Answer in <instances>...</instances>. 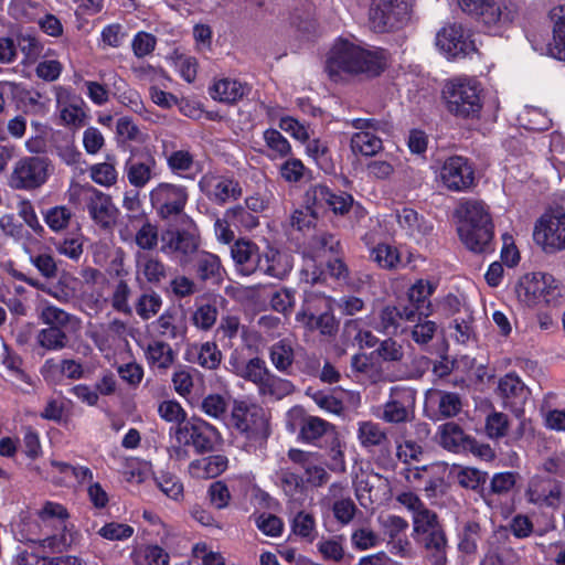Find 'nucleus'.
<instances>
[{
    "instance_id": "obj_1",
    "label": "nucleus",
    "mask_w": 565,
    "mask_h": 565,
    "mask_svg": "<svg viewBox=\"0 0 565 565\" xmlns=\"http://www.w3.org/2000/svg\"><path fill=\"white\" fill-rule=\"evenodd\" d=\"M386 67L384 50L367 51L347 40H339L328 53L326 72L332 81L342 73L380 75Z\"/></svg>"
},
{
    "instance_id": "obj_2",
    "label": "nucleus",
    "mask_w": 565,
    "mask_h": 565,
    "mask_svg": "<svg viewBox=\"0 0 565 565\" xmlns=\"http://www.w3.org/2000/svg\"><path fill=\"white\" fill-rule=\"evenodd\" d=\"M454 215L458 218V234L465 246L473 253L493 250V223L483 201L461 200Z\"/></svg>"
},
{
    "instance_id": "obj_3",
    "label": "nucleus",
    "mask_w": 565,
    "mask_h": 565,
    "mask_svg": "<svg viewBox=\"0 0 565 565\" xmlns=\"http://www.w3.org/2000/svg\"><path fill=\"white\" fill-rule=\"evenodd\" d=\"M160 252L185 267L194 259L200 250L201 236L194 221L183 215L178 226L167 227L160 235Z\"/></svg>"
},
{
    "instance_id": "obj_4",
    "label": "nucleus",
    "mask_w": 565,
    "mask_h": 565,
    "mask_svg": "<svg viewBox=\"0 0 565 565\" xmlns=\"http://www.w3.org/2000/svg\"><path fill=\"white\" fill-rule=\"evenodd\" d=\"M480 84L473 78L456 77L447 81L443 97L447 110L460 118H475L482 108Z\"/></svg>"
},
{
    "instance_id": "obj_5",
    "label": "nucleus",
    "mask_w": 565,
    "mask_h": 565,
    "mask_svg": "<svg viewBox=\"0 0 565 565\" xmlns=\"http://www.w3.org/2000/svg\"><path fill=\"white\" fill-rule=\"evenodd\" d=\"M518 299L525 306L532 307L540 302L557 307L562 305L563 287L558 280L546 273H530L524 275L515 286Z\"/></svg>"
},
{
    "instance_id": "obj_6",
    "label": "nucleus",
    "mask_w": 565,
    "mask_h": 565,
    "mask_svg": "<svg viewBox=\"0 0 565 565\" xmlns=\"http://www.w3.org/2000/svg\"><path fill=\"white\" fill-rule=\"evenodd\" d=\"M414 0H371L369 20L379 33L403 29L412 18Z\"/></svg>"
},
{
    "instance_id": "obj_7",
    "label": "nucleus",
    "mask_w": 565,
    "mask_h": 565,
    "mask_svg": "<svg viewBox=\"0 0 565 565\" xmlns=\"http://www.w3.org/2000/svg\"><path fill=\"white\" fill-rule=\"evenodd\" d=\"M169 435L174 441L192 447L200 455L213 451L222 440L217 428L195 416L180 426L170 427Z\"/></svg>"
},
{
    "instance_id": "obj_8",
    "label": "nucleus",
    "mask_w": 565,
    "mask_h": 565,
    "mask_svg": "<svg viewBox=\"0 0 565 565\" xmlns=\"http://www.w3.org/2000/svg\"><path fill=\"white\" fill-rule=\"evenodd\" d=\"M231 420L233 427L250 440L262 443L269 436L266 412L256 404L235 401L231 413Z\"/></svg>"
},
{
    "instance_id": "obj_9",
    "label": "nucleus",
    "mask_w": 565,
    "mask_h": 565,
    "mask_svg": "<svg viewBox=\"0 0 565 565\" xmlns=\"http://www.w3.org/2000/svg\"><path fill=\"white\" fill-rule=\"evenodd\" d=\"M296 320L309 331H319L321 335L329 338L335 337L339 330V322L329 310V300L316 295L306 297Z\"/></svg>"
},
{
    "instance_id": "obj_10",
    "label": "nucleus",
    "mask_w": 565,
    "mask_h": 565,
    "mask_svg": "<svg viewBox=\"0 0 565 565\" xmlns=\"http://www.w3.org/2000/svg\"><path fill=\"white\" fill-rule=\"evenodd\" d=\"M149 200L158 217L168 221L185 215L183 212L189 201V191L181 184L160 182L149 192Z\"/></svg>"
},
{
    "instance_id": "obj_11",
    "label": "nucleus",
    "mask_w": 565,
    "mask_h": 565,
    "mask_svg": "<svg viewBox=\"0 0 565 565\" xmlns=\"http://www.w3.org/2000/svg\"><path fill=\"white\" fill-rule=\"evenodd\" d=\"M533 238L547 253L565 249V207L542 215L535 223Z\"/></svg>"
},
{
    "instance_id": "obj_12",
    "label": "nucleus",
    "mask_w": 565,
    "mask_h": 565,
    "mask_svg": "<svg viewBox=\"0 0 565 565\" xmlns=\"http://www.w3.org/2000/svg\"><path fill=\"white\" fill-rule=\"evenodd\" d=\"M50 161L45 157H24L18 160L10 175V185L17 190H34L49 178Z\"/></svg>"
},
{
    "instance_id": "obj_13",
    "label": "nucleus",
    "mask_w": 565,
    "mask_h": 565,
    "mask_svg": "<svg viewBox=\"0 0 565 565\" xmlns=\"http://www.w3.org/2000/svg\"><path fill=\"white\" fill-rule=\"evenodd\" d=\"M416 391L405 386L391 388L390 397L382 406L379 417L388 424H404L414 417Z\"/></svg>"
},
{
    "instance_id": "obj_14",
    "label": "nucleus",
    "mask_w": 565,
    "mask_h": 565,
    "mask_svg": "<svg viewBox=\"0 0 565 565\" xmlns=\"http://www.w3.org/2000/svg\"><path fill=\"white\" fill-rule=\"evenodd\" d=\"M443 184L450 191L465 192L475 183V170L470 161L461 156L447 158L439 173Z\"/></svg>"
},
{
    "instance_id": "obj_15",
    "label": "nucleus",
    "mask_w": 565,
    "mask_h": 565,
    "mask_svg": "<svg viewBox=\"0 0 565 565\" xmlns=\"http://www.w3.org/2000/svg\"><path fill=\"white\" fill-rule=\"evenodd\" d=\"M510 535L503 525L495 527L486 537L484 553L480 565H513L518 562V554L509 545Z\"/></svg>"
},
{
    "instance_id": "obj_16",
    "label": "nucleus",
    "mask_w": 565,
    "mask_h": 565,
    "mask_svg": "<svg viewBox=\"0 0 565 565\" xmlns=\"http://www.w3.org/2000/svg\"><path fill=\"white\" fill-rule=\"evenodd\" d=\"M199 186L210 201L218 205L235 201L243 194L239 182L226 175L206 173L201 178Z\"/></svg>"
},
{
    "instance_id": "obj_17",
    "label": "nucleus",
    "mask_w": 565,
    "mask_h": 565,
    "mask_svg": "<svg viewBox=\"0 0 565 565\" xmlns=\"http://www.w3.org/2000/svg\"><path fill=\"white\" fill-rule=\"evenodd\" d=\"M84 203L90 218L98 227L103 230L113 228L119 211L110 195L90 188L85 192Z\"/></svg>"
},
{
    "instance_id": "obj_18",
    "label": "nucleus",
    "mask_w": 565,
    "mask_h": 565,
    "mask_svg": "<svg viewBox=\"0 0 565 565\" xmlns=\"http://www.w3.org/2000/svg\"><path fill=\"white\" fill-rule=\"evenodd\" d=\"M460 8L475 15L488 28L503 25L513 20V12L498 0H458Z\"/></svg>"
},
{
    "instance_id": "obj_19",
    "label": "nucleus",
    "mask_w": 565,
    "mask_h": 565,
    "mask_svg": "<svg viewBox=\"0 0 565 565\" xmlns=\"http://www.w3.org/2000/svg\"><path fill=\"white\" fill-rule=\"evenodd\" d=\"M462 398L458 393L445 390H430L426 394V413L433 420H445L459 415L462 411Z\"/></svg>"
},
{
    "instance_id": "obj_20",
    "label": "nucleus",
    "mask_w": 565,
    "mask_h": 565,
    "mask_svg": "<svg viewBox=\"0 0 565 565\" xmlns=\"http://www.w3.org/2000/svg\"><path fill=\"white\" fill-rule=\"evenodd\" d=\"M128 182L137 188H145L159 175L158 161L149 151L132 152L125 163Z\"/></svg>"
},
{
    "instance_id": "obj_21",
    "label": "nucleus",
    "mask_w": 565,
    "mask_h": 565,
    "mask_svg": "<svg viewBox=\"0 0 565 565\" xmlns=\"http://www.w3.org/2000/svg\"><path fill=\"white\" fill-rule=\"evenodd\" d=\"M288 415L292 420L289 425V429L295 431L296 426H298V439L302 443L316 445L322 436L334 428L332 424L320 417L306 415L300 407L292 408Z\"/></svg>"
},
{
    "instance_id": "obj_22",
    "label": "nucleus",
    "mask_w": 565,
    "mask_h": 565,
    "mask_svg": "<svg viewBox=\"0 0 565 565\" xmlns=\"http://www.w3.org/2000/svg\"><path fill=\"white\" fill-rule=\"evenodd\" d=\"M436 45L449 58L465 57L476 50L473 42L459 24L443 28L436 35Z\"/></svg>"
},
{
    "instance_id": "obj_23",
    "label": "nucleus",
    "mask_w": 565,
    "mask_h": 565,
    "mask_svg": "<svg viewBox=\"0 0 565 565\" xmlns=\"http://www.w3.org/2000/svg\"><path fill=\"white\" fill-rule=\"evenodd\" d=\"M497 391L505 408H509L516 416L523 414L524 404L530 392L518 375L514 373L505 374L499 380Z\"/></svg>"
},
{
    "instance_id": "obj_24",
    "label": "nucleus",
    "mask_w": 565,
    "mask_h": 565,
    "mask_svg": "<svg viewBox=\"0 0 565 565\" xmlns=\"http://www.w3.org/2000/svg\"><path fill=\"white\" fill-rule=\"evenodd\" d=\"M136 281L148 282L159 287L168 277V266L153 254L137 252L135 254Z\"/></svg>"
},
{
    "instance_id": "obj_25",
    "label": "nucleus",
    "mask_w": 565,
    "mask_h": 565,
    "mask_svg": "<svg viewBox=\"0 0 565 565\" xmlns=\"http://www.w3.org/2000/svg\"><path fill=\"white\" fill-rule=\"evenodd\" d=\"M264 252H260L256 243L249 239H237L231 246V256L235 263L236 269L249 276L259 271Z\"/></svg>"
},
{
    "instance_id": "obj_26",
    "label": "nucleus",
    "mask_w": 565,
    "mask_h": 565,
    "mask_svg": "<svg viewBox=\"0 0 565 565\" xmlns=\"http://www.w3.org/2000/svg\"><path fill=\"white\" fill-rule=\"evenodd\" d=\"M415 322L414 311L405 305L385 306L377 317L375 329L387 335H397L405 332L404 322Z\"/></svg>"
},
{
    "instance_id": "obj_27",
    "label": "nucleus",
    "mask_w": 565,
    "mask_h": 565,
    "mask_svg": "<svg viewBox=\"0 0 565 565\" xmlns=\"http://www.w3.org/2000/svg\"><path fill=\"white\" fill-rule=\"evenodd\" d=\"M486 527L478 519L462 520L457 526V548L465 556L478 553L479 543L486 540Z\"/></svg>"
},
{
    "instance_id": "obj_28",
    "label": "nucleus",
    "mask_w": 565,
    "mask_h": 565,
    "mask_svg": "<svg viewBox=\"0 0 565 565\" xmlns=\"http://www.w3.org/2000/svg\"><path fill=\"white\" fill-rule=\"evenodd\" d=\"M438 434L440 446L449 451H475L477 448V440L454 422L439 426Z\"/></svg>"
},
{
    "instance_id": "obj_29",
    "label": "nucleus",
    "mask_w": 565,
    "mask_h": 565,
    "mask_svg": "<svg viewBox=\"0 0 565 565\" xmlns=\"http://www.w3.org/2000/svg\"><path fill=\"white\" fill-rule=\"evenodd\" d=\"M358 439L363 448H379L382 452L380 458L390 460L391 441L380 424L371 420L359 423Z\"/></svg>"
},
{
    "instance_id": "obj_30",
    "label": "nucleus",
    "mask_w": 565,
    "mask_h": 565,
    "mask_svg": "<svg viewBox=\"0 0 565 565\" xmlns=\"http://www.w3.org/2000/svg\"><path fill=\"white\" fill-rule=\"evenodd\" d=\"M194 273L203 282L220 284L223 279V268L217 255L206 250H199L194 256Z\"/></svg>"
},
{
    "instance_id": "obj_31",
    "label": "nucleus",
    "mask_w": 565,
    "mask_h": 565,
    "mask_svg": "<svg viewBox=\"0 0 565 565\" xmlns=\"http://www.w3.org/2000/svg\"><path fill=\"white\" fill-rule=\"evenodd\" d=\"M435 290L434 285L427 280H417L408 290L407 296L409 303L405 305L407 309L414 311L417 319L427 318L431 313V303L429 297Z\"/></svg>"
},
{
    "instance_id": "obj_32",
    "label": "nucleus",
    "mask_w": 565,
    "mask_h": 565,
    "mask_svg": "<svg viewBox=\"0 0 565 565\" xmlns=\"http://www.w3.org/2000/svg\"><path fill=\"white\" fill-rule=\"evenodd\" d=\"M185 358L191 363H196L205 370L214 371L220 366L223 355L215 342L207 341L190 347L186 350Z\"/></svg>"
},
{
    "instance_id": "obj_33",
    "label": "nucleus",
    "mask_w": 565,
    "mask_h": 565,
    "mask_svg": "<svg viewBox=\"0 0 565 565\" xmlns=\"http://www.w3.org/2000/svg\"><path fill=\"white\" fill-rule=\"evenodd\" d=\"M264 258L259 271L273 278L284 279L292 269V263L289 255L280 253L278 249L268 246L264 250Z\"/></svg>"
},
{
    "instance_id": "obj_34",
    "label": "nucleus",
    "mask_w": 565,
    "mask_h": 565,
    "mask_svg": "<svg viewBox=\"0 0 565 565\" xmlns=\"http://www.w3.org/2000/svg\"><path fill=\"white\" fill-rule=\"evenodd\" d=\"M268 356L279 373L292 374L296 353L291 340L285 338L273 343L268 349Z\"/></svg>"
},
{
    "instance_id": "obj_35",
    "label": "nucleus",
    "mask_w": 565,
    "mask_h": 565,
    "mask_svg": "<svg viewBox=\"0 0 565 565\" xmlns=\"http://www.w3.org/2000/svg\"><path fill=\"white\" fill-rule=\"evenodd\" d=\"M417 541L424 546L426 557L433 565L447 563L448 541L443 527L417 539Z\"/></svg>"
},
{
    "instance_id": "obj_36",
    "label": "nucleus",
    "mask_w": 565,
    "mask_h": 565,
    "mask_svg": "<svg viewBox=\"0 0 565 565\" xmlns=\"http://www.w3.org/2000/svg\"><path fill=\"white\" fill-rule=\"evenodd\" d=\"M397 223L405 234L413 238H422L429 234L433 226L415 210L403 207L396 212Z\"/></svg>"
},
{
    "instance_id": "obj_37",
    "label": "nucleus",
    "mask_w": 565,
    "mask_h": 565,
    "mask_svg": "<svg viewBox=\"0 0 565 565\" xmlns=\"http://www.w3.org/2000/svg\"><path fill=\"white\" fill-rule=\"evenodd\" d=\"M550 19L553 41L548 44V51L553 57L565 61V6L554 7L550 11Z\"/></svg>"
},
{
    "instance_id": "obj_38",
    "label": "nucleus",
    "mask_w": 565,
    "mask_h": 565,
    "mask_svg": "<svg viewBox=\"0 0 565 565\" xmlns=\"http://www.w3.org/2000/svg\"><path fill=\"white\" fill-rule=\"evenodd\" d=\"M39 317L42 322L49 327L56 326L60 329L66 328L72 332H76L81 329V319L78 317L53 305H44L41 308Z\"/></svg>"
},
{
    "instance_id": "obj_39",
    "label": "nucleus",
    "mask_w": 565,
    "mask_h": 565,
    "mask_svg": "<svg viewBox=\"0 0 565 565\" xmlns=\"http://www.w3.org/2000/svg\"><path fill=\"white\" fill-rule=\"evenodd\" d=\"M248 92L249 88L246 85L230 78L218 79L210 88V95L213 99L226 104L238 102Z\"/></svg>"
},
{
    "instance_id": "obj_40",
    "label": "nucleus",
    "mask_w": 565,
    "mask_h": 565,
    "mask_svg": "<svg viewBox=\"0 0 565 565\" xmlns=\"http://www.w3.org/2000/svg\"><path fill=\"white\" fill-rule=\"evenodd\" d=\"M228 460L223 455H213L196 459L190 463V472L195 478L211 479L220 476L227 468Z\"/></svg>"
},
{
    "instance_id": "obj_41",
    "label": "nucleus",
    "mask_w": 565,
    "mask_h": 565,
    "mask_svg": "<svg viewBox=\"0 0 565 565\" xmlns=\"http://www.w3.org/2000/svg\"><path fill=\"white\" fill-rule=\"evenodd\" d=\"M158 334L168 340H178L185 337L186 328L177 317L175 312H163L153 323Z\"/></svg>"
},
{
    "instance_id": "obj_42",
    "label": "nucleus",
    "mask_w": 565,
    "mask_h": 565,
    "mask_svg": "<svg viewBox=\"0 0 565 565\" xmlns=\"http://www.w3.org/2000/svg\"><path fill=\"white\" fill-rule=\"evenodd\" d=\"M350 147L354 154L372 157L382 150L383 143L382 139L372 131H358L352 135Z\"/></svg>"
},
{
    "instance_id": "obj_43",
    "label": "nucleus",
    "mask_w": 565,
    "mask_h": 565,
    "mask_svg": "<svg viewBox=\"0 0 565 565\" xmlns=\"http://www.w3.org/2000/svg\"><path fill=\"white\" fill-rule=\"evenodd\" d=\"M340 241L331 233L319 231L316 232L307 243L308 253L311 257H319L327 252L338 254Z\"/></svg>"
},
{
    "instance_id": "obj_44",
    "label": "nucleus",
    "mask_w": 565,
    "mask_h": 565,
    "mask_svg": "<svg viewBox=\"0 0 565 565\" xmlns=\"http://www.w3.org/2000/svg\"><path fill=\"white\" fill-rule=\"evenodd\" d=\"M295 392V385L291 381L279 377L271 371L267 374L263 384L258 388V393L263 396H271L281 399Z\"/></svg>"
},
{
    "instance_id": "obj_45",
    "label": "nucleus",
    "mask_w": 565,
    "mask_h": 565,
    "mask_svg": "<svg viewBox=\"0 0 565 565\" xmlns=\"http://www.w3.org/2000/svg\"><path fill=\"white\" fill-rule=\"evenodd\" d=\"M19 565H85L83 561L72 555L40 556L32 552H23L17 555Z\"/></svg>"
},
{
    "instance_id": "obj_46",
    "label": "nucleus",
    "mask_w": 565,
    "mask_h": 565,
    "mask_svg": "<svg viewBox=\"0 0 565 565\" xmlns=\"http://www.w3.org/2000/svg\"><path fill=\"white\" fill-rule=\"evenodd\" d=\"M146 356L149 364L160 370H168L174 362L172 348L163 341H153L148 344Z\"/></svg>"
},
{
    "instance_id": "obj_47",
    "label": "nucleus",
    "mask_w": 565,
    "mask_h": 565,
    "mask_svg": "<svg viewBox=\"0 0 565 565\" xmlns=\"http://www.w3.org/2000/svg\"><path fill=\"white\" fill-rule=\"evenodd\" d=\"M68 513L66 509L58 503L47 502L39 512V519L46 527H54L57 532H64L66 529V519Z\"/></svg>"
},
{
    "instance_id": "obj_48",
    "label": "nucleus",
    "mask_w": 565,
    "mask_h": 565,
    "mask_svg": "<svg viewBox=\"0 0 565 565\" xmlns=\"http://www.w3.org/2000/svg\"><path fill=\"white\" fill-rule=\"evenodd\" d=\"M443 526L439 524L437 514L427 507L413 515V531L415 540Z\"/></svg>"
},
{
    "instance_id": "obj_49",
    "label": "nucleus",
    "mask_w": 565,
    "mask_h": 565,
    "mask_svg": "<svg viewBox=\"0 0 565 565\" xmlns=\"http://www.w3.org/2000/svg\"><path fill=\"white\" fill-rule=\"evenodd\" d=\"M36 342L46 350L58 351L66 348L68 338L63 329L54 326L40 330L36 335Z\"/></svg>"
},
{
    "instance_id": "obj_50",
    "label": "nucleus",
    "mask_w": 565,
    "mask_h": 565,
    "mask_svg": "<svg viewBox=\"0 0 565 565\" xmlns=\"http://www.w3.org/2000/svg\"><path fill=\"white\" fill-rule=\"evenodd\" d=\"M370 258L380 268L383 269H395L401 263V256L397 248L388 244H377L371 249Z\"/></svg>"
},
{
    "instance_id": "obj_51",
    "label": "nucleus",
    "mask_w": 565,
    "mask_h": 565,
    "mask_svg": "<svg viewBox=\"0 0 565 565\" xmlns=\"http://www.w3.org/2000/svg\"><path fill=\"white\" fill-rule=\"evenodd\" d=\"M161 306L162 299L160 295L150 290L139 296L136 301L135 309L142 320H149L160 311Z\"/></svg>"
},
{
    "instance_id": "obj_52",
    "label": "nucleus",
    "mask_w": 565,
    "mask_h": 565,
    "mask_svg": "<svg viewBox=\"0 0 565 565\" xmlns=\"http://www.w3.org/2000/svg\"><path fill=\"white\" fill-rule=\"evenodd\" d=\"M330 198V188L323 184H315L306 191L303 204L319 215L320 212L326 211V204Z\"/></svg>"
},
{
    "instance_id": "obj_53",
    "label": "nucleus",
    "mask_w": 565,
    "mask_h": 565,
    "mask_svg": "<svg viewBox=\"0 0 565 565\" xmlns=\"http://www.w3.org/2000/svg\"><path fill=\"white\" fill-rule=\"evenodd\" d=\"M269 371L266 362L262 358L255 356L246 361L244 369L239 372V377L254 383L259 388Z\"/></svg>"
},
{
    "instance_id": "obj_54",
    "label": "nucleus",
    "mask_w": 565,
    "mask_h": 565,
    "mask_svg": "<svg viewBox=\"0 0 565 565\" xmlns=\"http://www.w3.org/2000/svg\"><path fill=\"white\" fill-rule=\"evenodd\" d=\"M227 218L233 225L250 231L259 225L258 216L243 205H236L225 212Z\"/></svg>"
},
{
    "instance_id": "obj_55",
    "label": "nucleus",
    "mask_w": 565,
    "mask_h": 565,
    "mask_svg": "<svg viewBox=\"0 0 565 565\" xmlns=\"http://www.w3.org/2000/svg\"><path fill=\"white\" fill-rule=\"evenodd\" d=\"M135 243L143 252L156 249L159 243L158 225L146 218L140 228L136 232Z\"/></svg>"
},
{
    "instance_id": "obj_56",
    "label": "nucleus",
    "mask_w": 565,
    "mask_h": 565,
    "mask_svg": "<svg viewBox=\"0 0 565 565\" xmlns=\"http://www.w3.org/2000/svg\"><path fill=\"white\" fill-rule=\"evenodd\" d=\"M24 252L29 255L31 264L46 279H53L57 276V265L54 257L49 253L33 254L26 245Z\"/></svg>"
},
{
    "instance_id": "obj_57",
    "label": "nucleus",
    "mask_w": 565,
    "mask_h": 565,
    "mask_svg": "<svg viewBox=\"0 0 565 565\" xmlns=\"http://www.w3.org/2000/svg\"><path fill=\"white\" fill-rule=\"evenodd\" d=\"M114 88L122 105L129 107L135 113H141L143 104L140 95L136 90L127 88V84L122 78H117L114 82Z\"/></svg>"
},
{
    "instance_id": "obj_58",
    "label": "nucleus",
    "mask_w": 565,
    "mask_h": 565,
    "mask_svg": "<svg viewBox=\"0 0 565 565\" xmlns=\"http://www.w3.org/2000/svg\"><path fill=\"white\" fill-rule=\"evenodd\" d=\"M264 140L273 152L269 154L271 158H282L291 152L289 141L276 129H267L264 132Z\"/></svg>"
},
{
    "instance_id": "obj_59",
    "label": "nucleus",
    "mask_w": 565,
    "mask_h": 565,
    "mask_svg": "<svg viewBox=\"0 0 565 565\" xmlns=\"http://www.w3.org/2000/svg\"><path fill=\"white\" fill-rule=\"evenodd\" d=\"M130 295L131 288L128 281L125 279L118 280L110 299L114 310L125 315H131L132 308L129 305Z\"/></svg>"
},
{
    "instance_id": "obj_60",
    "label": "nucleus",
    "mask_w": 565,
    "mask_h": 565,
    "mask_svg": "<svg viewBox=\"0 0 565 565\" xmlns=\"http://www.w3.org/2000/svg\"><path fill=\"white\" fill-rule=\"evenodd\" d=\"M510 423L505 414L492 412L486 418L484 430L489 438L499 439L504 437L509 431Z\"/></svg>"
},
{
    "instance_id": "obj_61",
    "label": "nucleus",
    "mask_w": 565,
    "mask_h": 565,
    "mask_svg": "<svg viewBox=\"0 0 565 565\" xmlns=\"http://www.w3.org/2000/svg\"><path fill=\"white\" fill-rule=\"evenodd\" d=\"M200 407L209 417L223 419L225 418L228 403L227 399L220 394H210L202 399Z\"/></svg>"
},
{
    "instance_id": "obj_62",
    "label": "nucleus",
    "mask_w": 565,
    "mask_h": 565,
    "mask_svg": "<svg viewBox=\"0 0 565 565\" xmlns=\"http://www.w3.org/2000/svg\"><path fill=\"white\" fill-rule=\"evenodd\" d=\"M72 216L66 206L60 205L49 209L44 214V221L52 231L61 232L68 226Z\"/></svg>"
},
{
    "instance_id": "obj_63",
    "label": "nucleus",
    "mask_w": 565,
    "mask_h": 565,
    "mask_svg": "<svg viewBox=\"0 0 565 565\" xmlns=\"http://www.w3.org/2000/svg\"><path fill=\"white\" fill-rule=\"evenodd\" d=\"M218 311L215 305L203 303L198 306L192 315L193 324L204 331L212 329L215 324Z\"/></svg>"
},
{
    "instance_id": "obj_64",
    "label": "nucleus",
    "mask_w": 565,
    "mask_h": 565,
    "mask_svg": "<svg viewBox=\"0 0 565 565\" xmlns=\"http://www.w3.org/2000/svg\"><path fill=\"white\" fill-rule=\"evenodd\" d=\"M295 306V290L290 288H279L270 296V307L273 310L289 315Z\"/></svg>"
}]
</instances>
